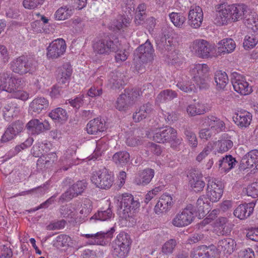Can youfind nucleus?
<instances>
[{"label":"nucleus","mask_w":258,"mask_h":258,"mask_svg":"<svg viewBox=\"0 0 258 258\" xmlns=\"http://www.w3.org/2000/svg\"><path fill=\"white\" fill-rule=\"evenodd\" d=\"M216 10L215 21L218 25H225L240 20H243L244 24L247 21L251 22L250 18H252V11L245 4L227 5L223 3L217 5Z\"/></svg>","instance_id":"nucleus-1"},{"label":"nucleus","mask_w":258,"mask_h":258,"mask_svg":"<svg viewBox=\"0 0 258 258\" xmlns=\"http://www.w3.org/2000/svg\"><path fill=\"white\" fill-rule=\"evenodd\" d=\"M167 31L164 36L156 40L157 49L166 56L169 63L175 64L178 63L180 59L175 50V39L178 34L170 27H168Z\"/></svg>","instance_id":"nucleus-2"},{"label":"nucleus","mask_w":258,"mask_h":258,"mask_svg":"<svg viewBox=\"0 0 258 258\" xmlns=\"http://www.w3.org/2000/svg\"><path fill=\"white\" fill-rule=\"evenodd\" d=\"M92 47L96 55L105 56L119 50L120 43L118 39L112 40L109 37H96L92 41Z\"/></svg>","instance_id":"nucleus-3"},{"label":"nucleus","mask_w":258,"mask_h":258,"mask_svg":"<svg viewBox=\"0 0 258 258\" xmlns=\"http://www.w3.org/2000/svg\"><path fill=\"white\" fill-rule=\"evenodd\" d=\"M154 52V49L149 40L136 49L134 53V60L139 62V63H137L135 66L136 70L138 73L142 74L145 71L144 64L152 61Z\"/></svg>","instance_id":"nucleus-4"},{"label":"nucleus","mask_w":258,"mask_h":258,"mask_svg":"<svg viewBox=\"0 0 258 258\" xmlns=\"http://www.w3.org/2000/svg\"><path fill=\"white\" fill-rule=\"evenodd\" d=\"M153 138V140L157 143H170L171 148L174 149H177L182 141V138L177 137L176 130L169 126L159 129Z\"/></svg>","instance_id":"nucleus-5"},{"label":"nucleus","mask_w":258,"mask_h":258,"mask_svg":"<svg viewBox=\"0 0 258 258\" xmlns=\"http://www.w3.org/2000/svg\"><path fill=\"white\" fill-rule=\"evenodd\" d=\"M131 240L129 235L119 234L111 243V253L114 258H125L128 254Z\"/></svg>","instance_id":"nucleus-6"},{"label":"nucleus","mask_w":258,"mask_h":258,"mask_svg":"<svg viewBox=\"0 0 258 258\" xmlns=\"http://www.w3.org/2000/svg\"><path fill=\"white\" fill-rule=\"evenodd\" d=\"M11 69L16 74L23 75L32 74L36 70L35 61L28 56L22 55L14 59L10 63Z\"/></svg>","instance_id":"nucleus-7"},{"label":"nucleus","mask_w":258,"mask_h":258,"mask_svg":"<svg viewBox=\"0 0 258 258\" xmlns=\"http://www.w3.org/2000/svg\"><path fill=\"white\" fill-rule=\"evenodd\" d=\"M194 81L201 89H206L210 82L208 75L209 68L206 64H197L190 70Z\"/></svg>","instance_id":"nucleus-8"},{"label":"nucleus","mask_w":258,"mask_h":258,"mask_svg":"<svg viewBox=\"0 0 258 258\" xmlns=\"http://www.w3.org/2000/svg\"><path fill=\"white\" fill-rule=\"evenodd\" d=\"M140 206V203L137 200H135L131 194L127 193L122 194L120 202V217L125 220L132 217L136 210L139 208Z\"/></svg>","instance_id":"nucleus-9"},{"label":"nucleus","mask_w":258,"mask_h":258,"mask_svg":"<svg viewBox=\"0 0 258 258\" xmlns=\"http://www.w3.org/2000/svg\"><path fill=\"white\" fill-rule=\"evenodd\" d=\"M196 213L195 206L189 204L181 212L176 215L172 220V224L177 227L186 226L194 221Z\"/></svg>","instance_id":"nucleus-10"},{"label":"nucleus","mask_w":258,"mask_h":258,"mask_svg":"<svg viewBox=\"0 0 258 258\" xmlns=\"http://www.w3.org/2000/svg\"><path fill=\"white\" fill-rule=\"evenodd\" d=\"M91 179L96 187L105 189L110 188L114 182L111 172L105 168L94 172Z\"/></svg>","instance_id":"nucleus-11"},{"label":"nucleus","mask_w":258,"mask_h":258,"mask_svg":"<svg viewBox=\"0 0 258 258\" xmlns=\"http://www.w3.org/2000/svg\"><path fill=\"white\" fill-rule=\"evenodd\" d=\"M191 51L198 57L202 58L211 57L215 50L214 46L204 39H197L190 47Z\"/></svg>","instance_id":"nucleus-12"},{"label":"nucleus","mask_w":258,"mask_h":258,"mask_svg":"<svg viewBox=\"0 0 258 258\" xmlns=\"http://www.w3.org/2000/svg\"><path fill=\"white\" fill-rule=\"evenodd\" d=\"M224 186L220 181L209 179L207 184V196L212 202H217L221 198Z\"/></svg>","instance_id":"nucleus-13"},{"label":"nucleus","mask_w":258,"mask_h":258,"mask_svg":"<svg viewBox=\"0 0 258 258\" xmlns=\"http://www.w3.org/2000/svg\"><path fill=\"white\" fill-rule=\"evenodd\" d=\"M115 231L114 227L106 231H100L95 234H86L83 236L88 239L87 243L90 245H104L107 242V239L112 237Z\"/></svg>","instance_id":"nucleus-14"},{"label":"nucleus","mask_w":258,"mask_h":258,"mask_svg":"<svg viewBox=\"0 0 258 258\" xmlns=\"http://www.w3.org/2000/svg\"><path fill=\"white\" fill-rule=\"evenodd\" d=\"M87 185V183L85 180L78 181L60 196L58 202L63 203L64 201H69L81 195L86 188Z\"/></svg>","instance_id":"nucleus-15"},{"label":"nucleus","mask_w":258,"mask_h":258,"mask_svg":"<svg viewBox=\"0 0 258 258\" xmlns=\"http://www.w3.org/2000/svg\"><path fill=\"white\" fill-rule=\"evenodd\" d=\"M24 127V123L20 120L10 123L2 136L1 142L7 143L12 141L23 131Z\"/></svg>","instance_id":"nucleus-16"},{"label":"nucleus","mask_w":258,"mask_h":258,"mask_svg":"<svg viewBox=\"0 0 258 258\" xmlns=\"http://www.w3.org/2000/svg\"><path fill=\"white\" fill-rule=\"evenodd\" d=\"M231 83L234 90L241 95H246L252 91L251 87L249 86L246 79L237 73L232 74Z\"/></svg>","instance_id":"nucleus-17"},{"label":"nucleus","mask_w":258,"mask_h":258,"mask_svg":"<svg viewBox=\"0 0 258 258\" xmlns=\"http://www.w3.org/2000/svg\"><path fill=\"white\" fill-rule=\"evenodd\" d=\"M47 49V56L49 58H57L66 51V42L63 39H56L49 44Z\"/></svg>","instance_id":"nucleus-18"},{"label":"nucleus","mask_w":258,"mask_h":258,"mask_svg":"<svg viewBox=\"0 0 258 258\" xmlns=\"http://www.w3.org/2000/svg\"><path fill=\"white\" fill-rule=\"evenodd\" d=\"M203 20L202 9L198 6H191L188 13V23L192 28H199Z\"/></svg>","instance_id":"nucleus-19"},{"label":"nucleus","mask_w":258,"mask_h":258,"mask_svg":"<svg viewBox=\"0 0 258 258\" xmlns=\"http://www.w3.org/2000/svg\"><path fill=\"white\" fill-rule=\"evenodd\" d=\"M203 125L208 126L215 134L225 131L226 126L224 122L220 118L213 116H205L202 119Z\"/></svg>","instance_id":"nucleus-20"},{"label":"nucleus","mask_w":258,"mask_h":258,"mask_svg":"<svg viewBox=\"0 0 258 258\" xmlns=\"http://www.w3.org/2000/svg\"><path fill=\"white\" fill-rule=\"evenodd\" d=\"M20 107L15 100L8 101L3 108V117L7 121H11L13 118L18 116Z\"/></svg>","instance_id":"nucleus-21"},{"label":"nucleus","mask_w":258,"mask_h":258,"mask_svg":"<svg viewBox=\"0 0 258 258\" xmlns=\"http://www.w3.org/2000/svg\"><path fill=\"white\" fill-rule=\"evenodd\" d=\"M49 106L48 100L44 97H37L30 104L29 110L33 115L45 111Z\"/></svg>","instance_id":"nucleus-22"},{"label":"nucleus","mask_w":258,"mask_h":258,"mask_svg":"<svg viewBox=\"0 0 258 258\" xmlns=\"http://www.w3.org/2000/svg\"><path fill=\"white\" fill-rule=\"evenodd\" d=\"M173 205L174 201L171 195L163 194L154 208L155 212L157 214L165 212L170 209Z\"/></svg>","instance_id":"nucleus-23"},{"label":"nucleus","mask_w":258,"mask_h":258,"mask_svg":"<svg viewBox=\"0 0 258 258\" xmlns=\"http://www.w3.org/2000/svg\"><path fill=\"white\" fill-rule=\"evenodd\" d=\"M72 73L71 66L69 63H64L58 70L57 81L58 84L67 87L69 84Z\"/></svg>","instance_id":"nucleus-24"},{"label":"nucleus","mask_w":258,"mask_h":258,"mask_svg":"<svg viewBox=\"0 0 258 258\" xmlns=\"http://www.w3.org/2000/svg\"><path fill=\"white\" fill-rule=\"evenodd\" d=\"M26 126L29 132L33 135H39L44 131L48 130L50 128L48 121H44V122H42L37 119L29 121Z\"/></svg>","instance_id":"nucleus-25"},{"label":"nucleus","mask_w":258,"mask_h":258,"mask_svg":"<svg viewBox=\"0 0 258 258\" xmlns=\"http://www.w3.org/2000/svg\"><path fill=\"white\" fill-rule=\"evenodd\" d=\"M153 105L147 103L137 109L133 114V119L136 122H139L143 119L149 117L153 112Z\"/></svg>","instance_id":"nucleus-26"},{"label":"nucleus","mask_w":258,"mask_h":258,"mask_svg":"<svg viewBox=\"0 0 258 258\" xmlns=\"http://www.w3.org/2000/svg\"><path fill=\"white\" fill-rule=\"evenodd\" d=\"M189 184L196 192L202 191L206 185L202 174L196 171L189 173Z\"/></svg>","instance_id":"nucleus-27"},{"label":"nucleus","mask_w":258,"mask_h":258,"mask_svg":"<svg viewBox=\"0 0 258 258\" xmlns=\"http://www.w3.org/2000/svg\"><path fill=\"white\" fill-rule=\"evenodd\" d=\"M155 171L151 168H146L139 172L135 179V183L139 185H146L148 184L154 177Z\"/></svg>","instance_id":"nucleus-28"},{"label":"nucleus","mask_w":258,"mask_h":258,"mask_svg":"<svg viewBox=\"0 0 258 258\" xmlns=\"http://www.w3.org/2000/svg\"><path fill=\"white\" fill-rule=\"evenodd\" d=\"M105 129V121L99 118L90 120L87 123L86 127L87 133L90 135H97L99 133L103 132Z\"/></svg>","instance_id":"nucleus-29"},{"label":"nucleus","mask_w":258,"mask_h":258,"mask_svg":"<svg viewBox=\"0 0 258 258\" xmlns=\"http://www.w3.org/2000/svg\"><path fill=\"white\" fill-rule=\"evenodd\" d=\"M254 207V205L252 203L240 205L235 209L233 214L241 220L245 219L253 213Z\"/></svg>","instance_id":"nucleus-30"},{"label":"nucleus","mask_w":258,"mask_h":258,"mask_svg":"<svg viewBox=\"0 0 258 258\" xmlns=\"http://www.w3.org/2000/svg\"><path fill=\"white\" fill-rule=\"evenodd\" d=\"M252 120V114L247 111L239 112L233 117L235 123L239 127L243 128L248 127Z\"/></svg>","instance_id":"nucleus-31"},{"label":"nucleus","mask_w":258,"mask_h":258,"mask_svg":"<svg viewBox=\"0 0 258 258\" xmlns=\"http://www.w3.org/2000/svg\"><path fill=\"white\" fill-rule=\"evenodd\" d=\"M124 75L118 71H113L109 74L108 84L113 89H120L124 84Z\"/></svg>","instance_id":"nucleus-32"},{"label":"nucleus","mask_w":258,"mask_h":258,"mask_svg":"<svg viewBox=\"0 0 258 258\" xmlns=\"http://www.w3.org/2000/svg\"><path fill=\"white\" fill-rule=\"evenodd\" d=\"M237 163L235 158L232 155H226L219 161V168L222 172H228L234 167Z\"/></svg>","instance_id":"nucleus-33"},{"label":"nucleus","mask_w":258,"mask_h":258,"mask_svg":"<svg viewBox=\"0 0 258 258\" xmlns=\"http://www.w3.org/2000/svg\"><path fill=\"white\" fill-rule=\"evenodd\" d=\"M177 97V94L171 89H166L161 91L157 96L156 103H164L172 100Z\"/></svg>","instance_id":"nucleus-34"},{"label":"nucleus","mask_w":258,"mask_h":258,"mask_svg":"<svg viewBox=\"0 0 258 258\" xmlns=\"http://www.w3.org/2000/svg\"><path fill=\"white\" fill-rule=\"evenodd\" d=\"M258 162V150H252L244 155L242 159V164L245 165V168H249L253 166Z\"/></svg>","instance_id":"nucleus-35"},{"label":"nucleus","mask_w":258,"mask_h":258,"mask_svg":"<svg viewBox=\"0 0 258 258\" xmlns=\"http://www.w3.org/2000/svg\"><path fill=\"white\" fill-rule=\"evenodd\" d=\"M215 82L218 90H224L229 82L227 74L222 71H218L215 74Z\"/></svg>","instance_id":"nucleus-36"},{"label":"nucleus","mask_w":258,"mask_h":258,"mask_svg":"<svg viewBox=\"0 0 258 258\" xmlns=\"http://www.w3.org/2000/svg\"><path fill=\"white\" fill-rule=\"evenodd\" d=\"M236 243L234 240L230 238H224L218 242V247L219 250L231 253L234 250Z\"/></svg>","instance_id":"nucleus-37"},{"label":"nucleus","mask_w":258,"mask_h":258,"mask_svg":"<svg viewBox=\"0 0 258 258\" xmlns=\"http://www.w3.org/2000/svg\"><path fill=\"white\" fill-rule=\"evenodd\" d=\"M133 104L131 99L127 97L126 93L121 94L118 97L116 101V108L119 111L127 110L129 107Z\"/></svg>","instance_id":"nucleus-38"},{"label":"nucleus","mask_w":258,"mask_h":258,"mask_svg":"<svg viewBox=\"0 0 258 258\" xmlns=\"http://www.w3.org/2000/svg\"><path fill=\"white\" fill-rule=\"evenodd\" d=\"M186 111L191 116L203 114L206 112V106L204 104L200 102L195 103L187 107Z\"/></svg>","instance_id":"nucleus-39"},{"label":"nucleus","mask_w":258,"mask_h":258,"mask_svg":"<svg viewBox=\"0 0 258 258\" xmlns=\"http://www.w3.org/2000/svg\"><path fill=\"white\" fill-rule=\"evenodd\" d=\"M129 153L125 151H119L115 153L112 157L113 161L117 165L122 166L127 164L130 161Z\"/></svg>","instance_id":"nucleus-40"},{"label":"nucleus","mask_w":258,"mask_h":258,"mask_svg":"<svg viewBox=\"0 0 258 258\" xmlns=\"http://www.w3.org/2000/svg\"><path fill=\"white\" fill-rule=\"evenodd\" d=\"M227 136V135L224 134L222 136V139L217 142L216 145L218 152H226L232 147L233 142L229 139Z\"/></svg>","instance_id":"nucleus-41"},{"label":"nucleus","mask_w":258,"mask_h":258,"mask_svg":"<svg viewBox=\"0 0 258 258\" xmlns=\"http://www.w3.org/2000/svg\"><path fill=\"white\" fill-rule=\"evenodd\" d=\"M49 116L58 122L65 121L68 117L66 110L60 107L52 110L49 113Z\"/></svg>","instance_id":"nucleus-42"},{"label":"nucleus","mask_w":258,"mask_h":258,"mask_svg":"<svg viewBox=\"0 0 258 258\" xmlns=\"http://www.w3.org/2000/svg\"><path fill=\"white\" fill-rule=\"evenodd\" d=\"M8 83L9 84L8 86L5 85V91L9 93L16 92V90L20 89L23 85L22 79L21 78L13 77L12 76H11Z\"/></svg>","instance_id":"nucleus-43"},{"label":"nucleus","mask_w":258,"mask_h":258,"mask_svg":"<svg viewBox=\"0 0 258 258\" xmlns=\"http://www.w3.org/2000/svg\"><path fill=\"white\" fill-rule=\"evenodd\" d=\"M209 203L207 198L205 196H201L198 199L196 203V213L198 212L199 214H204L206 212H208Z\"/></svg>","instance_id":"nucleus-44"},{"label":"nucleus","mask_w":258,"mask_h":258,"mask_svg":"<svg viewBox=\"0 0 258 258\" xmlns=\"http://www.w3.org/2000/svg\"><path fill=\"white\" fill-rule=\"evenodd\" d=\"M218 44L221 45L219 48L222 52L230 53L235 48L236 44L233 39L231 38L224 39L218 43Z\"/></svg>","instance_id":"nucleus-45"},{"label":"nucleus","mask_w":258,"mask_h":258,"mask_svg":"<svg viewBox=\"0 0 258 258\" xmlns=\"http://www.w3.org/2000/svg\"><path fill=\"white\" fill-rule=\"evenodd\" d=\"M183 133L190 147L196 148L198 145V140L192 128L189 126L184 127Z\"/></svg>","instance_id":"nucleus-46"},{"label":"nucleus","mask_w":258,"mask_h":258,"mask_svg":"<svg viewBox=\"0 0 258 258\" xmlns=\"http://www.w3.org/2000/svg\"><path fill=\"white\" fill-rule=\"evenodd\" d=\"M73 14V11L68 6L61 7L55 13V18L57 20H64Z\"/></svg>","instance_id":"nucleus-47"},{"label":"nucleus","mask_w":258,"mask_h":258,"mask_svg":"<svg viewBox=\"0 0 258 258\" xmlns=\"http://www.w3.org/2000/svg\"><path fill=\"white\" fill-rule=\"evenodd\" d=\"M258 42V35L255 33H248L245 36L243 47L245 49L253 48Z\"/></svg>","instance_id":"nucleus-48"},{"label":"nucleus","mask_w":258,"mask_h":258,"mask_svg":"<svg viewBox=\"0 0 258 258\" xmlns=\"http://www.w3.org/2000/svg\"><path fill=\"white\" fill-rule=\"evenodd\" d=\"M131 22V18L127 15H119L117 17L114 22V26L117 30H120L130 25Z\"/></svg>","instance_id":"nucleus-49"},{"label":"nucleus","mask_w":258,"mask_h":258,"mask_svg":"<svg viewBox=\"0 0 258 258\" xmlns=\"http://www.w3.org/2000/svg\"><path fill=\"white\" fill-rule=\"evenodd\" d=\"M112 216V212L111 208H108L106 210L98 211L91 218V219H95L100 221H107L111 219Z\"/></svg>","instance_id":"nucleus-50"},{"label":"nucleus","mask_w":258,"mask_h":258,"mask_svg":"<svg viewBox=\"0 0 258 258\" xmlns=\"http://www.w3.org/2000/svg\"><path fill=\"white\" fill-rule=\"evenodd\" d=\"M169 18L174 26L178 28H181L186 20L183 14L180 13L172 12L169 14Z\"/></svg>","instance_id":"nucleus-51"},{"label":"nucleus","mask_w":258,"mask_h":258,"mask_svg":"<svg viewBox=\"0 0 258 258\" xmlns=\"http://www.w3.org/2000/svg\"><path fill=\"white\" fill-rule=\"evenodd\" d=\"M177 244V242L176 239H170L162 245L161 248L162 253L166 255L172 253Z\"/></svg>","instance_id":"nucleus-52"},{"label":"nucleus","mask_w":258,"mask_h":258,"mask_svg":"<svg viewBox=\"0 0 258 258\" xmlns=\"http://www.w3.org/2000/svg\"><path fill=\"white\" fill-rule=\"evenodd\" d=\"M227 219L225 218L221 217L219 218L218 232L221 235H229L231 232V229L227 225Z\"/></svg>","instance_id":"nucleus-53"},{"label":"nucleus","mask_w":258,"mask_h":258,"mask_svg":"<svg viewBox=\"0 0 258 258\" xmlns=\"http://www.w3.org/2000/svg\"><path fill=\"white\" fill-rule=\"evenodd\" d=\"M208 250V247L202 245L194 251L192 258H210V254Z\"/></svg>","instance_id":"nucleus-54"},{"label":"nucleus","mask_w":258,"mask_h":258,"mask_svg":"<svg viewBox=\"0 0 258 258\" xmlns=\"http://www.w3.org/2000/svg\"><path fill=\"white\" fill-rule=\"evenodd\" d=\"M62 84H56L53 85L51 88V91L49 93V95L52 98H59L64 92V89L66 88L64 85L61 86Z\"/></svg>","instance_id":"nucleus-55"},{"label":"nucleus","mask_w":258,"mask_h":258,"mask_svg":"<svg viewBox=\"0 0 258 258\" xmlns=\"http://www.w3.org/2000/svg\"><path fill=\"white\" fill-rule=\"evenodd\" d=\"M176 86L179 89L186 93L194 92L196 89L195 85L189 81L178 82Z\"/></svg>","instance_id":"nucleus-56"},{"label":"nucleus","mask_w":258,"mask_h":258,"mask_svg":"<svg viewBox=\"0 0 258 258\" xmlns=\"http://www.w3.org/2000/svg\"><path fill=\"white\" fill-rule=\"evenodd\" d=\"M84 95H80L74 99H70L66 101V103L70 104L71 106L77 109L80 108L84 103Z\"/></svg>","instance_id":"nucleus-57"},{"label":"nucleus","mask_w":258,"mask_h":258,"mask_svg":"<svg viewBox=\"0 0 258 258\" xmlns=\"http://www.w3.org/2000/svg\"><path fill=\"white\" fill-rule=\"evenodd\" d=\"M7 17L16 19L19 16V10L18 6L15 4L10 5L6 10Z\"/></svg>","instance_id":"nucleus-58"},{"label":"nucleus","mask_w":258,"mask_h":258,"mask_svg":"<svg viewBox=\"0 0 258 258\" xmlns=\"http://www.w3.org/2000/svg\"><path fill=\"white\" fill-rule=\"evenodd\" d=\"M12 73L10 72H5L0 73V90L5 91V85L9 84V79H10Z\"/></svg>","instance_id":"nucleus-59"},{"label":"nucleus","mask_w":258,"mask_h":258,"mask_svg":"<svg viewBox=\"0 0 258 258\" xmlns=\"http://www.w3.org/2000/svg\"><path fill=\"white\" fill-rule=\"evenodd\" d=\"M246 193L247 196L253 198L258 197V182H253L248 185L246 188Z\"/></svg>","instance_id":"nucleus-60"},{"label":"nucleus","mask_w":258,"mask_h":258,"mask_svg":"<svg viewBox=\"0 0 258 258\" xmlns=\"http://www.w3.org/2000/svg\"><path fill=\"white\" fill-rule=\"evenodd\" d=\"M45 0H24L23 5L26 9H34L41 5Z\"/></svg>","instance_id":"nucleus-61"},{"label":"nucleus","mask_w":258,"mask_h":258,"mask_svg":"<svg viewBox=\"0 0 258 258\" xmlns=\"http://www.w3.org/2000/svg\"><path fill=\"white\" fill-rule=\"evenodd\" d=\"M59 212L63 218H73L75 215L71 207L68 205L61 206L59 209Z\"/></svg>","instance_id":"nucleus-62"},{"label":"nucleus","mask_w":258,"mask_h":258,"mask_svg":"<svg viewBox=\"0 0 258 258\" xmlns=\"http://www.w3.org/2000/svg\"><path fill=\"white\" fill-rule=\"evenodd\" d=\"M82 206V209L80 210V213L82 215L83 214L84 216H87L91 213L92 209L90 201L88 199H85Z\"/></svg>","instance_id":"nucleus-63"},{"label":"nucleus","mask_w":258,"mask_h":258,"mask_svg":"<svg viewBox=\"0 0 258 258\" xmlns=\"http://www.w3.org/2000/svg\"><path fill=\"white\" fill-rule=\"evenodd\" d=\"M13 255V251L10 244L3 245L0 258H12Z\"/></svg>","instance_id":"nucleus-64"}]
</instances>
